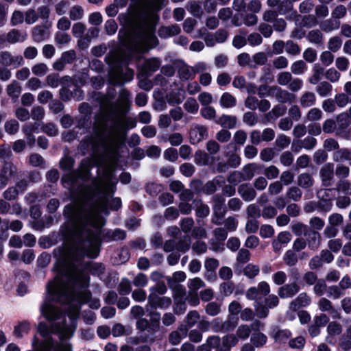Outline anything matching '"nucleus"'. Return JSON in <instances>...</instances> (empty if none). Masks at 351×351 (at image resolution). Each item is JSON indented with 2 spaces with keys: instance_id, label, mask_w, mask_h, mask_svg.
<instances>
[{
  "instance_id": "28",
  "label": "nucleus",
  "mask_w": 351,
  "mask_h": 351,
  "mask_svg": "<svg viewBox=\"0 0 351 351\" xmlns=\"http://www.w3.org/2000/svg\"><path fill=\"white\" fill-rule=\"evenodd\" d=\"M287 108L282 105H276L269 112L266 117L268 120H276L279 117L282 116L286 112Z\"/></svg>"
},
{
  "instance_id": "41",
  "label": "nucleus",
  "mask_w": 351,
  "mask_h": 351,
  "mask_svg": "<svg viewBox=\"0 0 351 351\" xmlns=\"http://www.w3.org/2000/svg\"><path fill=\"white\" fill-rule=\"evenodd\" d=\"M21 92V87L16 81H13L7 87V93L9 96L17 98Z\"/></svg>"
},
{
  "instance_id": "55",
  "label": "nucleus",
  "mask_w": 351,
  "mask_h": 351,
  "mask_svg": "<svg viewBox=\"0 0 351 351\" xmlns=\"http://www.w3.org/2000/svg\"><path fill=\"white\" fill-rule=\"evenodd\" d=\"M71 23L69 19L65 16L61 17L57 22L58 32L67 31L70 29Z\"/></svg>"
},
{
  "instance_id": "33",
  "label": "nucleus",
  "mask_w": 351,
  "mask_h": 351,
  "mask_svg": "<svg viewBox=\"0 0 351 351\" xmlns=\"http://www.w3.org/2000/svg\"><path fill=\"white\" fill-rule=\"evenodd\" d=\"M260 268L258 265L254 264H248L243 269V274L250 279L254 278L258 275Z\"/></svg>"
},
{
  "instance_id": "40",
  "label": "nucleus",
  "mask_w": 351,
  "mask_h": 351,
  "mask_svg": "<svg viewBox=\"0 0 351 351\" xmlns=\"http://www.w3.org/2000/svg\"><path fill=\"white\" fill-rule=\"evenodd\" d=\"M237 324V319H234L232 317L229 316L228 320L224 322L221 324V326L215 330V331L221 330L223 332L231 331L234 329Z\"/></svg>"
},
{
  "instance_id": "62",
  "label": "nucleus",
  "mask_w": 351,
  "mask_h": 351,
  "mask_svg": "<svg viewBox=\"0 0 351 351\" xmlns=\"http://www.w3.org/2000/svg\"><path fill=\"white\" fill-rule=\"evenodd\" d=\"M322 117V112L317 108L311 109L307 115L306 118L310 121H315L321 119Z\"/></svg>"
},
{
  "instance_id": "57",
  "label": "nucleus",
  "mask_w": 351,
  "mask_h": 351,
  "mask_svg": "<svg viewBox=\"0 0 351 351\" xmlns=\"http://www.w3.org/2000/svg\"><path fill=\"white\" fill-rule=\"evenodd\" d=\"M198 101L203 107L210 106L213 102V95L208 92H203L198 95Z\"/></svg>"
},
{
  "instance_id": "1",
  "label": "nucleus",
  "mask_w": 351,
  "mask_h": 351,
  "mask_svg": "<svg viewBox=\"0 0 351 351\" xmlns=\"http://www.w3.org/2000/svg\"><path fill=\"white\" fill-rule=\"evenodd\" d=\"M99 168L102 171L98 178L95 179L90 184H84L89 178V171L92 166V160L84 159L77 171L70 172L64 176L62 181L65 186L74 189L79 183L80 202L68 206L64 210L65 214L69 210L73 232V238L65 245L70 246V251L82 248L79 256L86 253L89 257L95 258L99 254L100 245L101 228L104 224L102 215L108 214V206L114 210L119 209L121 206L120 198L110 199L113 195L117 179L114 176V165Z\"/></svg>"
},
{
  "instance_id": "29",
  "label": "nucleus",
  "mask_w": 351,
  "mask_h": 351,
  "mask_svg": "<svg viewBox=\"0 0 351 351\" xmlns=\"http://www.w3.org/2000/svg\"><path fill=\"white\" fill-rule=\"evenodd\" d=\"M219 103L223 108H232L236 105V99L230 93L226 92L222 94Z\"/></svg>"
},
{
  "instance_id": "11",
  "label": "nucleus",
  "mask_w": 351,
  "mask_h": 351,
  "mask_svg": "<svg viewBox=\"0 0 351 351\" xmlns=\"http://www.w3.org/2000/svg\"><path fill=\"white\" fill-rule=\"evenodd\" d=\"M188 328L184 325L178 327V330L173 331L169 336V341L172 345H178L182 339L187 336Z\"/></svg>"
},
{
  "instance_id": "36",
  "label": "nucleus",
  "mask_w": 351,
  "mask_h": 351,
  "mask_svg": "<svg viewBox=\"0 0 351 351\" xmlns=\"http://www.w3.org/2000/svg\"><path fill=\"white\" fill-rule=\"evenodd\" d=\"M184 108L191 114H196L199 110V105L194 98L190 97L184 104Z\"/></svg>"
},
{
  "instance_id": "14",
  "label": "nucleus",
  "mask_w": 351,
  "mask_h": 351,
  "mask_svg": "<svg viewBox=\"0 0 351 351\" xmlns=\"http://www.w3.org/2000/svg\"><path fill=\"white\" fill-rule=\"evenodd\" d=\"M299 290L300 287L297 284H288L279 289L278 295L282 298H291L295 295Z\"/></svg>"
},
{
  "instance_id": "32",
  "label": "nucleus",
  "mask_w": 351,
  "mask_h": 351,
  "mask_svg": "<svg viewBox=\"0 0 351 351\" xmlns=\"http://www.w3.org/2000/svg\"><path fill=\"white\" fill-rule=\"evenodd\" d=\"M199 314L197 311H189L185 319L186 328H191L194 326L198 322L199 319Z\"/></svg>"
},
{
  "instance_id": "21",
  "label": "nucleus",
  "mask_w": 351,
  "mask_h": 351,
  "mask_svg": "<svg viewBox=\"0 0 351 351\" xmlns=\"http://www.w3.org/2000/svg\"><path fill=\"white\" fill-rule=\"evenodd\" d=\"M180 28L178 25H173L168 27H162L158 32V35L162 38L173 36L180 33Z\"/></svg>"
},
{
  "instance_id": "15",
  "label": "nucleus",
  "mask_w": 351,
  "mask_h": 351,
  "mask_svg": "<svg viewBox=\"0 0 351 351\" xmlns=\"http://www.w3.org/2000/svg\"><path fill=\"white\" fill-rule=\"evenodd\" d=\"M238 192L241 197L246 202L253 200L256 195V193L254 189L247 184H243L240 185Z\"/></svg>"
},
{
  "instance_id": "35",
  "label": "nucleus",
  "mask_w": 351,
  "mask_h": 351,
  "mask_svg": "<svg viewBox=\"0 0 351 351\" xmlns=\"http://www.w3.org/2000/svg\"><path fill=\"white\" fill-rule=\"evenodd\" d=\"M84 16V9L82 6L75 5L71 8L69 10V17L73 21H78Z\"/></svg>"
},
{
  "instance_id": "31",
  "label": "nucleus",
  "mask_w": 351,
  "mask_h": 351,
  "mask_svg": "<svg viewBox=\"0 0 351 351\" xmlns=\"http://www.w3.org/2000/svg\"><path fill=\"white\" fill-rule=\"evenodd\" d=\"M300 104L305 108L314 105L315 102V95L312 92H305L300 97Z\"/></svg>"
},
{
  "instance_id": "38",
  "label": "nucleus",
  "mask_w": 351,
  "mask_h": 351,
  "mask_svg": "<svg viewBox=\"0 0 351 351\" xmlns=\"http://www.w3.org/2000/svg\"><path fill=\"white\" fill-rule=\"evenodd\" d=\"M200 114L205 119L213 120L216 117L217 112L213 107L207 106L201 108Z\"/></svg>"
},
{
  "instance_id": "50",
  "label": "nucleus",
  "mask_w": 351,
  "mask_h": 351,
  "mask_svg": "<svg viewBox=\"0 0 351 351\" xmlns=\"http://www.w3.org/2000/svg\"><path fill=\"white\" fill-rule=\"evenodd\" d=\"M24 17V14L21 11L14 10L10 19V23L12 25L16 26L17 25L23 23L25 20Z\"/></svg>"
},
{
  "instance_id": "5",
  "label": "nucleus",
  "mask_w": 351,
  "mask_h": 351,
  "mask_svg": "<svg viewBox=\"0 0 351 351\" xmlns=\"http://www.w3.org/2000/svg\"><path fill=\"white\" fill-rule=\"evenodd\" d=\"M208 136L206 126L200 124H193L189 132L190 142L197 144Z\"/></svg>"
},
{
  "instance_id": "20",
  "label": "nucleus",
  "mask_w": 351,
  "mask_h": 351,
  "mask_svg": "<svg viewBox=\"0 0 351 351\" xmlns=\"http://www.w3.org/2000/svg\"><path fill=\"white\" fill-rule=\"evenodd\" d=\"M213 210L215 217L213 218V222L215 224L219 225L221 223V220L226 213V208L223 203L220 201L216 202Z\"/></svg>"
},
{
  "instance_id": "3",
  "label": "nucleus",
  "mask_w": 351,
  "mask_h": 351,
  "mask_svg": "<svg viewBox=\"0 0 351 351\" xmlns=\"http://www.w3.org/2000/svg\"><path fill=\"white\" fill-rule=\"evenodd\" d=\"M130 104V94L126 90L122 89L117 101L109 104L107 107L112 117L110 128L107 129L106 125H101V128L95 132V138L88 142L87 148L90 146L93 149H95L99 145L105 148L109 146L111 161L115 162L118 145L125 130L133 128L136 125L134 120L125 116Z\"/></svg>"
},
{
  "instance_id": "61",
  "label": "nucleus",
  "mask_w": 351,
  "mask_h": 351,
  "mask_svg": "<svg viewBox=\"0 0 351 351\" xmlns=\"http://www.w3.org/2000/svg\"><path fill=\"white\" fill-rule=\"evenodd\" d=\"M250 252L247 250L242 248L238 252L237 260L239 263L243 264L250 260Z\"/></svg>"
},
{
  "instance_id": "16",
  "label": "nucleus",
  "mask_w": 351,
  "mask_h": 351,
  "mask_svg": "<svg viewBox=\"0 0 351 351\" xmlns=\"http://www.w3.org/2000/svg\"><path fill=\"white\" fill-rule=\"evenodd\" d=\"M160 325L159 319L153 321L152 324H149L146 319H139L136 322L137 328L143 331L147 330L149 332H154L158 330Z\"/></svg>"
},
{
  "instance_id": "4",
  "label": "nucleus",
  "mask_w": 351,
  "mask_h": 351,
  "mask_svg": "<svg viewBox=\"0 0 351 351\" xmlns=\"http://www.w3.org/2000/svg\"><path fill=\"white\" fill-rule=\"evenodd\" d=\"M270 292V287L267 282H259L257 287L249 288L245 293L246 298L250 300H254V306L258 317H266L268 315L267 308L262 304V298L267 295Z\"/></svg>"
},
{
  "instance_id": "58",
  "label": "nucleus",
  "mask_w": 351,
  "mask_h": 351,
  "mask_svg": "<svg viewBox=\"0 0 351 351\" xmlns=\"http://www.w3.org/2000/svg\"><path fill=\"white\" fill-rule=\"evenodd\" d=\"M290 143L291 138L285 134L279 135L276 140V146L281 149L287 147Z\"/></svg>"
},
{
  "instance_id": "42",
  "label": "nucleus",
  "mask_w": 351,
  "mask_h": 351,
  "mask_svg": "<svg viewBox=\"0 0 351 351\" xmlns=\"http://www.w3.org/2000/svg\"><path fill=\"white\" fill-rule=\"evenodd\" d=\"M342 40L338 36H334L329 39L328 43V48L329 51L335 53L341 47Z\"/></svg>"
},
{
  "instance_id": "52",
  "label": "nucleus",
  "mask_w": 351,
  "mask_h": 351,
  "mask_svg": "<svg viewBox=\"0 0 351 351\" xmlns=\"http://www.w3.org/2000/svg\"><path fill=\"white\" fill-rule=\"evenodd\" d=\"M206 312L210 316H215L220 313V304L212 302H209L206 306Z\"/></svg>"
},
{
  "instance_id": "39",
  "label": "nucleus",
  "mask_w": 351,
  "mask_h": 351,
  "mask_svg": "<svg viewBox=\"0 0 351 351\" xmlns=\"http://www.w3.org/2000/svg\"><path fill=\"white\" fill-rule=\"evenodd\" d=\"M205 286L204 281L199 278H194L188 281V287L190 292L196 293V291Z\"/></svg>"
},
{
  "instance_id": "34",
  "label": "nucleus",
  "mask_w": 351,
  "mask_h": 351,
  "mask_svg": "<svg viewBox=\"0 0 351 351\" xmlns=\"http://www.w3.org/2000/svg\"><path fill=\"white\" fill-rule=\"evenodd\" d=\"M251 333V328L247 324H242L239 326L236 332V336L238 339L244 341L247 339Z\"/></svg>"
},
{
  "instance_id": "7",
  "label": "nucleus",
  "mask_w": 351,
  "mask_h": 351,
  "mask_svg": "<svg viewBox=\"0 0 351 351\" xmlns=\"http://www.w3.org/2000/svg\"><path fill=\"white\" fill-rule=\"evenodd\" d=\"M0 63L5 66H13L16 68L23 63L21 56H12L8 51L0 52Z\"/></svg>"
},
{
  "instance_id": "24",
  "label": "nucleus",
  "mask_w": 351,
  "mask_h": 351,
  "mask_svg": "<svg viewBox=\"0 0 351 351\" xmlns=\"http://www.w3.org/2000/svg\"><path fill=\"white\" fill-rule=\"evenodd\" d=\"M30 329V324L27 321L19 322L14 326L13 334L18 338L22 337L24 335L27 334Z\"/></svg>"
},
{
  "instance_id": "48",
  "label": "nucleus",
  "mask_w": 351,
  "mask_h": 351,
  "mask_svg": "<svg viewBox=\"0 0 351 351\" xmlns=\"http://www.w3.org/2000/svg\"><path fill=\"white\" fill-rule=\"evenodd\" d=\"M313 183L312 177L308 173H302L298 177V184L303 188H308Z\"/></svg>"
},
{
  "instance_id": "17",
  "label": "nucleus",
  "mask_w": 351,
  "mask_h": 351,
  "mask_svg": "<svg viewBox=\"0 0 351 351\" xmlns=\"http://www.w3.org/2000/svg\"><path fill=\"white\" fill-rule=\"evenodd\" d=\"M27 36L25 32L13 29L8 33L6 39L10 43H16L23 42L26 40Z\"/></svg>"
},
{
  "instance_id": "23",
  "label": "nucleus",
  "mask_w": 351,
  "mask_h": 351,
  "mask_svg": "<svg viewBox=\"0 0 351 351\" xmlns=\"http://www.w3.org/2000/svg\"><path fill=\"white\" fill-rule=\"evenodd\" d=\"M267 336L260 332H254L250 337V342L256 348H261L267 343Z\"/></svg>"
},
{
  "instance_id": "54",
  "label": "nucleus",
  "mask_w": 351,
  "mask_h": 351,
  "mask_svg": "<svg viewBox=\"0 0 351 351\" xmlns=\"http://www.w3.org/2000/svg\"><path fill=\"white\" fill-rule=\"evenodd\" d=\"M347 9L343 5H339L332 10L331 13L332 18L335 20L340 19L344 17L346 14Z\"/></svg>"
},
{
  "instance_id": "26",
  "label": "nucleus",
  "mask_w": 351,
  "mask_h": 351,
  "mask_svg": "<svg viewBox=\"0 0 351 351\" xmlns=\"http://www.w3.org/2000/svg\"><path fill=\"white\" fill-rule=\"evenodd\" d=\"M161 64V62L159 59L153 58L147 59L145 62L144 69L145 73H153L157 71Z\"/></svg>"
},
{
  "instance_id": "49",
  "label": "nucleus",
  "mask_w": 351,
  "mask_h": 351,
  "mask_svg": "<svg viewBox=\"0 0 351 351\" xmlns=\"http://www.w3.org/2000/svg\"><path fill=\"white\" fill-rule=\"evenodd\" d=\"M148 283V278L146 275L142 273L138 274L133 280V285L137 287H146Z\"/></svg>"
},
{
  "instance_id": "46",
  "label": "nucleus",
  "mask_w": 351,
  "mask_h": 351,
  "mask_svg": "<svg viewBox=\"0 0 351 351\" xmlns=\"http://www.w3.org/2000/svg\"><path fill=\"white\" fill-rule=\"evenodd\" d=\"M184 97V92L182 90L178 93L169 94L167 96V100L170 104L175 105L182 103Z\"/></svg>"
},
{
  "instance_id": "12",
  "label": "nucleus",
  "mask_w": 351,
  "mask_h": 351,
  "mask_svg": "<svg viewBox=\"0 0 351 351\" xmlns=\"http://www.w3.org/2000/svg\"><path fill=\"white\" fill-rule=\"evenodd\" d=\"M311 302V298L306 293H301L290 303L289 308L295 311L301 307H306L308 306Z\"/></svg>"
},
{
  "instance_id": "19",
  "label": "nucleus",
  "mask_w": 351,
  "mask_h": 351,
  "mask_svg": "<svg viewBox=\"0 0 351 351\" xmlns=\"http://www.w3.org/2000/svg\"><path fill=\"white\" fill-rule=\"evenodd\" d=\"M215 121L217 124L220 125L223 128L232 129L236 125L237 118L234 116L223 114Z\"/></svg>"
},
{
  "instance_id": "22",
  "label": "nucleus",
  "mask_w": 351,
  "mask_h": 351,
  "mask_svg": "<svg viewBox=\"0 0 351 351\" xmlns=\"http://www.w3.org/2000/svg\"><path fill=\"white\" fill-rule=\"evenodd\" d=\"M239 342L237 337L234 334H229L224 336L222 339L221 351H228L231 348L235 346Z\"/></svg>"
},
{
  "instance_id": "45",
  "label": "nucleus",
  "mask_w": 351,
  "mask_h": 351,
  "mask_svg": "<svg viewBox=\"0 0 351 351\" xmlns=\"http://www.w3.org/2000/svg\"><path fill=\"white\" fill-rule=\"evenodd\" d=\"M306 38L312 43L319 44L322 42L323 35L319 30H312L308 33Z\"/></svg>"
},
{
  "instance_id": "10",
  "label": "nucleus",
  "mask_w": 351,
  "mask_h": 351,
  "mask_svg": "<svg viewBox=\"0 0 351 351\" xmlns=\"http://www.w3.org/2000/svg\"><path fill=\"white\" fill-rule=\"evenodd\" d=\"M333 173L334 165L332 163H327L322 167L320 174L324 186H328L331 185Z\"/></svg>"
},
{
  "instance_id": "25",
  "label": "nucleus",
  "mask_w": 351,
  "mask_h": 351,
  "mask_svg": "<svg viewBox=\"0 0 351 351\" xmlns=\"http://www.w3.org/2000/svg\"><path fill=\"white\" fill-rule=\"evenodd\" d=\"M33 38L36 42H42L49 37L47 29L41 26H36L33 29Z\"/></svg>"
},
{
  "instance_id": "8",
  "label": "nucleus",
  "mask_w": 351,
  "mask_h": 351,
  "mask_svg": "<svg viewBox=\"0 0 351 351\" xmlns=\"http://www.w3.org/2000/svg\"><path fill=\"white\" fill-rule=\"evenodd\" d=\"M186 291L183 287H178L177 292L174 293L175 307L174 311L177 315H181L186 311V306L185 304Z\"/></svg>"
},
{
  "instance_id": "13",
  "label": "nucleus",
  "mask_w": 351,
  "mask_h": 351,
  "mask_svg": "<svg viewBox=\"0 0 351 351\" xmlns=\"http://www.w3.org/2000/svg\"><path fill=\"white\" fill-rule=\"evenodd\" d=\"M169 287L174 289V293L177 292L178 288L182 287L181 285H179L178 283L180 282H183L186 279V274L183 271H176L173 274L172 277H167L166 278Z\"/></svg>"
},
{
  "instance_id": "53",
  "label": "nucleus",
  "mask_w": 351,
  "mask_h": 351,
  "mask_svg": "<svg viewBox=\"0 0 351 351\" xmlns=\"http://www.w3.org/2000/svg\"><path fill=\"white\" fill-rule=\"evenodd\" d=\"M167 291V288L164 282H158L155 286L149 288V293L158 294V295H164Z\"/></svg>"
},
{
  "instance_id": "2",
  "label": "nucleus",
  "mask_w": 351,
  "mask_h": 351,
  "mask_svg": "<svg viewBox=\"0 0 351 351\" xmlns=\"http://www.w3.org/2000/svg\"><path fill=\"white\" fill-rule=\"evenodd\" d=\"M154 32V24L148 22L139 26L134 32L127 34L121 41L125 51L121 50L114 54L112 60L108 62L111 64L110 80L113 84L121 85L133 80L134 71L128 66L135 53L147 51L157 45Z\"/></svg>"
},
{
  "instance_id": "63",
  "label": "nucleus",
  "mask_w": 351,
  "mask_h": 351,
  "mask_svg": "<svg viewBox=\"0 0 351 351\" xmlns=\"http://www.w3.org/2000/svg\"><path fill=\"white\" fill-rule=\"evenodd\" d=\"M327 286L324 280H319L315 284L313 291L317 295H322L325 291H327Z\"/></svg>"
},
{
  "instance_id": "27",
  "label": "nucleus",
  "mask_w": 351,
  "mask_h": 351,
  "mask_svg": "<svg viewBox=\"0 0 351 351\" xmlns=\"http://www.w3.org/2000/svg\"><path fill=\"white\" fill-rule=\"evenodd\" d=\"M339 26L340 21L339 20H335L333 18L323 21L320 25L321 29L326 32H330L337 29Z\"/></svg>"
},
{
  "instance_id": "51",
  "label": "nucleus",
  "mask_w": 351,
  "mask_h": 351,
  "mask_svg": "<svg viewBox=\"0 0 351 351\" xmlns=\"http://www.w3.org/2000/svg\"><path fill=\"white\" fill-rule=\"evenodd\" d=\"M186 8L195 16H199L202 13L200 5L195 1H189Z\"/></svg>"
},
{
  "instance_id": "9",
  "label": "nucleus",
  "mask_w": 351,
  "mask_h": 351,
  "mask_svg": "<svg viewBox=\"0 0 351 351\" xmlns=\"http://www.w3.org/2000/svg\"><path fill=\"white\" fill-rule=\"evenodd\" d=\"M273 90L272 97H274L280 103L293 102L295 100V96L286 90H283L277 86H274Z\"/></svg>"
},
{
  "instance_id": "43",
  "label": "nucleus",
  "mask_w": 351,
  "mask_h": 351,
  "mask_svg": "<svg viewBox=\"0 0 351 351\" xmlns=\"http://www.w3.org/2000/svg\"><path fill=\"white\" fill-rule=\"evenodd\" d=\"M332 86L328 82H322L316 88L317 93L321 97H326L332 91Z\"/></svg>"
},
{
  "instance_id": "37",
  "label": "nucleus",
  "mask_w": 351,
  "mask_h": 351,
  "mask_svg": "<svg viewBox=\"0 0 351 351\" xmlns=\"http://www.w3.org/2000/svg\"><path fill=\"white\" fill-rule=\"evenodd\" d=\"M306 63L302 60L294 62L291 66V71L295 75H302L306 71Z\"/></svg>"
},
{
  "instance_id": "18",
  "label": "nucleus",
  "mask_w": 351,
  "mask_h": 351,
  "mask_svg": "<svg viewBox=\"0 0 351 351\" xmlns=\"http://www.w3.org/2000/svg\"><path fill=\"white\" fill-rule=\"evenodd\" d=\"M194 161L199 165H210L213 163L214 158L210 156L208 154L199 150L195 154Z\"/></svg>"
},
{
  "instance_id": "30",
  "label": "nucleus",
  "mask_w": 351,
  "mask_h": 351,
  "mask_svg": "<svg viewBox=\"0 0 351 351\" xmlns=\"http://www.w3.org/2000/svg\"><path fill=\"white\" fill-rule=\"evenodd\" d=\"M178 73L180 77L183 80L193 79L195 75L193 68L187 65L182 66Z\"/></svg>"
},
{
  "instance_id": "6",
  "label": "nucleus",
  "mask_w": 351,
  "mask_h": 351,
  "mask_svg": "<svg viewBox=\"0 0 351 351\" xmlns=\"http://www.w3.org/2000/svg\"><path fill=\"white\" fill-rule=\"evenodd\" d=\"M171 304V299L169 297L158 295L155 293H149L148 296L147 306L153 308H167Z\"/></svg>"
},
{
  "instance_id": "47",
  "label": "nucleus",
  "mask_w": 351,
  "mask_h": 351,
  "mask_svg": "<svg viewBox=\"0 0 351 351\" xmlns=\"http://www.w3.org/2000/svg\"><path fill=\"white\" fill-rule=\"evenodd\" d=\"M71 40L69 34L64 32H57L55 35V41L59 45L68 44Z\"/></svg>"
},
{
  "instance_id": "59",
  "label": "nucleus",
  "mask_w": 351,
  "mask_h": 351,
  "mask_svg": "<svg viewBox=\"0 0 351 351\" xmlns=\"http://www.w3.org/2000/svg\"><path fill=\"white\" fill-rule=\"evenodd\" d=\"M292 75L289 72L280 73L277 76V82L279 84L285 86L291 82Z\"/></svg>"
},
{
  "instance_id": "60",
  "label": "nucleus",
  "mask_w": 351,
  "mask_h": 351,
  "mask_svg": "<svg viewBox=\"0 0 351 351\" xmlns=\"http://www.w3.org/2000/svg\"><path fill=\"white\" fill-rule=\"evenodd\" d=\"M326 78L331 82H337L341 76V74L334 68L328 69L325 73Z\"/></svg>"
},
{
  "instance_id": "44",
  "label": "nucleus",
  "mask_w": 351,
  "mask_h": 351,
  "mask_svg": "<svg viewBox=\"0 0 351 351\" xmlns=\"http://www.w3.org/2000/svg\"><path fill=\"white\" fill-rule=\"evenodd\" d=\"M313 74L308 81L312 84H316L321 79L324 69L318 64H315L313 68Z\"/></svg>"
},
{
  "instance_id": "56",
  "label": "nucleus",
  "mask_w": 351,
  "mask_h": 351,
  "mask_svg": "<svg viewBox=\"0 0 351 351\" xmlns=\"http://www.w3.org/2000/svg\"><path fill=\"white\" fill-rule=\"evenodd\" d=\"M285 51L288 54L295 56L300 53V48L297 44L289 40L285 44Z\"/></svg>"
},
{
  "instance_id": "64",
  "label": "nucleus",
  "mask_w": 351,
  "mask_h": 351,
  "mask_svg": "<svg viewBox=\"0 0 351 351\" xmlns=\"http://www.w3.org/2000/svg\"><path fill=\"white\" fill-rule=\"evenodd\" d=\"M85 30L86 27L82 23H76L72 27V33L76 38H82Z\"/></svg>"
}]
</instances>
